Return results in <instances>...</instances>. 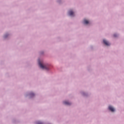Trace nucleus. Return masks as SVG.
<instances>
[{"instance_id":"f257e3e1","label":"nucleus","mask_w":124,"mask_h":124,"mask_svg":"<svg viewBox=\"0 0 124 124\" xmlns=\"http://www.w3.org/2000/svg\"><path fill=\"white\" fill-rule=\"evenodd\" d=\"M39 65L41 68H42V69H46V70L49 69V67H48V66L42 64L40 61H39Z\"/></svg>"},{"instance_id":"f03ea898","label":"nucleus","mask_w":124,"mask_h":124,"mask_svg":"<svg viewBox=\"0 0 124 124\" xmlns=\"http://www.w3.org/2000/svg\"><path fill=\"white\" fill-rule=\"evenodd\" d=\"M103 43L107 46H109V45H110V43H109V42H108L106 40H103Z\"/></svg>"},{"instance_id":"20e7f679","label":"nucleus","mask_w":124,"mask_h":124,"mask_svg":"<svg viewBox=\"0 0 124 124\" xmlns=\"http://www.w3.org/2000/svg\"><path fill=\"white\" fill-rule=\"evenodd\" d=\"M69 14L70 16H74V12L72 11H69Z\"/></svg>"},{"instance_id":"9d476101","label":"nucleus","mask_w":124,"mask_h":124,"mask_svg":"<svg viewBox=\"0 0 124 124\" xmlns=\"http://www.w3.org/2000/svg\"><path fill=\"white\" fill-rule=\"evenodd\" d=\"M7 37V36L6 35H5V38H6Z\"/></svg>"},{"instance_id":"7ed1b4c3","label":"nucleus","mask_w":124,"mask_h":124,"mask_svg":"<svg viewBox=\"0 0 124 124\" xmlns=\"http://www.w3.org/2000/svg\"><path fill=\"white\" fill-rule=\"evenodd\" d=\"M108 109L109 110H110V111H111V112H114V111H115V109H114V108H112V106H109L108 107Z\"/></svg>"},{"instance_id":"0eeeda50","label":"nucleus","mask_w":124,"mask_h":124,"mask_svg":"<svg viewBox=\"0 0 124 124\" xmlns=\"http://www.w3.org/2000/svg\"><path fill=\"white\" fill-rule=\"evenodd\" d=\"M30 96L31 97L32 96H34V93H30Z\"/></svg>"},{"instance_id":"39448f33","label":"nucleus","mask_w":124,"mask_h":124,"mask_svg":"<svg viewBox=\"0 0 124 124\" xmlns=\"http://www.w3.org/2000/svg\"><path fill=\"white\" fill-rule=\"evenodd\" d=\"M63 104H65V105H70V104H71V103L67 101H64Z\"/></svg>"},{"instance_id":"423d86ee","label":"nucleus","mask_w":124,"mask_h":124,"mask_svg":"<svg viewBox=\"0 0 124 124\" xmlns=\"http://www.w3.org/2000/svg\"><path fill=\"white\" fill-rule=\"evenodd\" d=\"M83 23L85 25H88V24H89V21L87 20L86 19H84V21H83Z\"/></svg>"},{"instance_id":"1a4fd4ad","label":"nucleus","mask_w":124,"mask_h":124,"mask_svg":"<svg viewBox=\"0 0 124 124\" xmlns=\"http://www.w3.org/2000/svg\"><path fill=\"white\" fill-rule=\"evenodd\" d=\"M113 36H114V37H117V34H114V35H113Z\"/></svg>"},{"instance_id":"6e6552de","label":"nucleus","mask_w":124,"mask_h":124,"mask_svg":"<svg viewBox=\"0 0 124 124\" xmlns=\"http://www.w3.org/2000/svg\"><path fill=\"white\" fill-rule=\"evenodd\" d=\"M37 124H43V123H42L40 121H38V122H37Z\"/></svg>"}]
</instances>
